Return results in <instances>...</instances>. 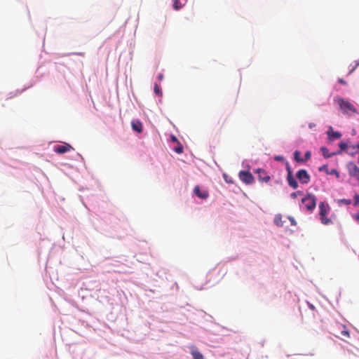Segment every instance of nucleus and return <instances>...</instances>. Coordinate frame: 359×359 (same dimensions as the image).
<instances>
[{
	"label": "nucleus",
	"instance_id": "0eeeda50",
	"mask_svg": "<svg viewBox=\"0 0 359 359\" xmlns=\"http://www.w3.org/2000/svg\"><path fill=\"white\" fill-rule=\"evenodd\" d=\"M71 150H74V148L67 143H65L61 145H56L54 147V151L60 154H65Z\"/></svg>",
	"mask_w": 359,
	"mask_h": 359
},
{
	"label": "nucleus",
	"instance_id": "5701e85b",
	"mask_svg": "<svg viewBox=\"0 0 359 359\" xmlns=\"http://www.w3.org/2000/svg\"><path fill=\"white\" fill-rule=\"evenodd\" d=\"M339 204H344V205H350L351 203V201L350 199H339L338 200Z\"/></svg>",
	"mask_w": 359,
	"mask_h": 359
},
{
	"label": "nucleus",
	"instance_id": "f03ea898",
	"mask_svg": "<svg viewBox=\"0 0 359 359\" xmlns=\"http://www.w3.org/2000/svg\"><path fill=\"white\" fill-rule=\"evenodd\" d=\"M332 334L341 339L349 338L350 334L347 327L344 325L336 324L332 327Z\"/></svg>",
	"mask_w": 359,
	"mask_h": 359
},
{
	"label": "nucleus",
	"instance_id": "20e7f679",
	"mask_svg": "<svg viewBox=\"0 0 359 359\" xmlns=\"http://www.w3.org/2000/svg\"><path fill=\"white\" fill-rule=\"evenodd\" d=\"M238 177L245 184H252L255 182L253 175L248 171L241 170L238 173Z\"/></svg>",
	"mask_w": 359,
	"mask_h": 359
},
{
	"label": "nucleus",
	"instance_id": "4c0bfd02",
	"mask_svg": "<svg viewBox=\"0 0 359 359\" xmlns=\"http://www.w3.org/2000/svg\"><path fill=\"white\" fill-rule=\"evenodd\" d=\"M310 307H311V309H313V305H310Z\"/></svg>",
	"mask_w": 359,
	"mask_h": 359
},
{
	"label": "nucleus",
	"instance_id": "c756f323",
	"mask_svg": "<svg viewBox=\"0 0 359 359\" xmlns=\"http://www.w3.org/2000/svg\"><path fill=\"white\" fill-rule=\"evenodd\" d=\"M170 140L173 142L179 143V141H178L177 138L175 135H172L170 136Z\"/></svg>",
	"mask_w": 359,
	"mask_h": 359
},
{
	"label": "nucleus",
	"instance_id": "f8f14e48",
	"mask_svg": "<svg viewBox=\"0 0 359 359\" xmlns=\"http://www.w3.org/2000/svg\"><path fill=\"white\" fill-rule=\"evenodd\" d=\"M319 209H320V216H325L330 211V207H329L328 204L325 203V202L320 203Z\"/></svg>",
	"mask_w": 359,
	"mask_h": 359
},
{
	"label": "nucleus",
	"instance_id": "4468645a",
	"mask_svg": "<svg viewBox=\"0 0 359 359\" xmlns=\"http://www.w3.org/2000/svg\"><path fill=\"white\" fill-rule=\"evenodd\" d=\"M320 171H325L328 175H335L337 178H339V172L336 169H332L331 170H328L327 165H323L319 168Z\"/></svg>",
	"mask_w": 359,
	"mask_h": 359
},
{
	"label": "nucleus",
	"instance_id": "c9c22d12",
	"mask_svg": "<svg viewBox=\"0 0 359 359\" xmlns=\"http://www.w3.org/2000/svg\"><path fill=\"white\" fill-rule=\"evenodd\" d=\"M276 160H280V159H282V157L281 156H277V157H276Z\"/></svg>",
	"mask_w": 359,
	"mask_h": 359
},
{
	"label": "nucleus",
	"instance_id": "dca6fc26",
	"mask_svg": "<svg viewBox=\"0 0 359 359\" xmlns=\"http://www.w3.org/2000/svg\"><path fill=\"white\" fill-rule=\"evenodd\" d=\"M339 147H340V151L336 152L335 153L336 154H340L342 151H346L347 152L348 145L347 143L341 142L339 143Z\"/></svg>",
	"mask_w": 359,
	"mask_h": 359
},
{
	"label": "nucleus",
	"instance_id": "f704fd0d",
	"mask_svg": "<svg viewBox=\"0 0 359 359\" xmlns=\"http://www.w3.org/2000/svg\"><path fill=\"white\" fill-rule=\"evenodd\" d=\"M355 219L359 220V212L355 215Z\"/></svg>",
	"mask_w": 359,
	"mask_h": 359
},
{
	"label": "nucleus",
	"instance_id": "a878e982",
	"mask_svg": "<svg viewBox=\"0 0 359 359\" xmlns=\"http://www.w3.org/2000/svg\"><path fill=\"white\" fill-rule=\"evenodd\" d=\"M353 204L355 206H357L359 204V194H355L353 197Z\"/></svg>",
	"mask_w": 359,
	"mask_h": 359
},
{
	"label": "nucleus",
	"instance_id": "c85d7f7f",
	"mask_svg": "<svg viewBox=\"0 0 359 359\" xmlns=\"http://www.w3.org/2000/svg\"><path fill=\"white\" fill-rule=\"evenodd\" d=\"M223 177L224 179V180L226 181V182L227 183H232V180L229 179V177L226 174H223Z\"/></svg>",
	"mask_w": 359,
	"mask_h": 359
},
{
	"label": "nucleus",
	"instance_id": "e433bc0d",
	"mask_svg": "<svg viewBox=\"0 0 359 359\" xmlns=\"http://www.w3.org/2000/svg\"><path fill=\"white\" fill-rule=\"evenodd\" d=\"M356 147H358V149L359 151V143L358 144H356Z\"/></svg>",
	"mask_w": 359,
	"mask_h": 359
},
{
	"label": "nucleus",
	"instance_id": "7c9ffc66",
	"mask_svg": "<svg viewBox=\"0 0 359 359\" xmlns=\"http://www.w3.org/2000/svg\"><path fill=\"white\" fill-rule=\"evenodd\" d=\"M338 82L339 83L342 84V85H346L347 84L346 81L344 79H338Z\"/></svg>",
	"mask_w": 359,
	"mask_h": 359
},
{
	"label": "nucleus",
	"instance_id": "9b49d317",
	"mask_svg": "<svg viewBox=\"0 0 359 359\" xmlns=\"http://www.w3.org/2000/svg\"><path fill=\"white\" fill-rule=\"evenodd\" d=\"M327 134L330 140L339 139L341 137V134L339 132L334 131L331 126L329 128Z\"/></svg>",
	"mask_w": 359,
	"mask_h": 359
},
{
	"label": "nucleus",
	"instance_id": "ddd939ff",
	"mask_svg": "<svg viewBox=\"0 0 359 359\" xmlns=\"http://www.w3.org/2000/svg\"><path fill=\"white\" fill-rule=\"evenodd\" d=\"M191 353L193 359H204L203 354L199 352L196 346H191Z\"/></svg>",
	"mask_w": 359,
	"mask_h": 359
},
{
	"label": "nucleus",
	"instance_id": "9d476101",
	"mask_svg": "<svg viewBox=\"0 0 359 359\" xmlns=\"http://www.w3.org/2000/svg\"><path fill=\"white\" fill-rule=\"evenodd\" d=\"M131 126L134 131L137 132L138 133H142L143 126L141 121L139 120H133L131 122Z\"/></svg>",
	"mask_w": 359,
	"mask_h": 359
},
{
	"label": "nucleus",
	"instance_id": "a211bd4d",
	"mask_svg": "<svg viewBox=\"0 0 359 359\" xmlns=\"http://www.w3.org/2000/svg\"><path fill=\"white\" fill-rule=\"evenodd\" d=\"M184 6L180 0H173V8L175 10H180Z\"/></svg>",
	"mask_w": 359,
	"mask_h": 359
},
{
	"label": "nucleus",
	"instance_id": "4be33fe9",
	"mask_svg": "<svg viewBox=\"0 0 359 359\" xmlns=\"http://www.w3.org/2000/svg\"><path fill=\"white\" fill-rule=\"evenodd\" d=\"M177 144L178 146L174 149V151L177 154H182L183 152V147L180 142Z\"/></svg>",
	"mask_w": 359,
	"mask_h": 359
},
{
	"label": "nucleus",
	"instance_id": "72a5a7b5",
	"mask_svg": "<svg viewBox=\"0 0 359 359\" xmlns=\"http://www.w3.org/2000/svg\"><path fill=\"white\" fill-rule=\"evenodd\" d=\"M290 221H291L292 224H296V222H295V221H294V218H290Z\"/></svg>",
	"mask_w": 359,
	"mask_h": 359
},
{
	"label": "nucleus",
	"instance_id": "39448f33",
	"mask_svg": "<svg viewBox=\"0 0 359 359\" xmlns=\"http://www.w3.org/2000/svg\"><path fill=\"white\" fill-rule=\"evenodd\" d=\"M296 177L300 182V183L303 184H306L309 183L311 180V176L308 173V172L304 169H301L297 171L296 174Z\"/></svg>",
	"mask_w": 359,
	"mask_h": 359
},
{
	"label": "nucleus",
	"instance_id": "f3484780",
	"mask_svg": "<svg viewBox=\"0 0 359 359\" xmlns=\"http://www.w3.org/2000/svg\"><path fill=\"white\" fill-rule=\"evenodd\" d=\"M321 151L323 152V155L325 158H330L332 155L336 154L335 153L330 154L329 152V150L326 147H324L321 148Z\"/></svg>",
	"mask_w": 359,
	"mask_h": 359
},
{
	"label": "nucleus",
	"instance_id": "423d86ee",
	"mask_svg": "<svg viewBox=\"0 0 359 359\" xmlns=\"http://www.w3.org/2000/svg\"><path fill=\"white\" fill-rule=\"evenodd\" d=\"M286 170L287 171V183H288L289 186H290L294 189H296L298 187V183L295 180V179L294 178V177L292 175V170H291V168H290L289 163L286 164Z\"/></svg>",
	"mask_w": 359,
	"mask_h": 359
},
{
	"label": "nucleus",
	"instance_id": "473e14b6",
	"mask_svg": "<svg viewBox=\"0 0 359 359\" xmlns=\"http://www.w3.org/2000/svg\"><path fill=\"white\" fill-rule=\"evenodd\" d=\"M315 126H316V124H315L314 123H309V127L310 128H314Z\"/></svg>",
	"mask_w": 359,
	"mask_h": 359
},
{
	"label": "nucleus",
	"instance_id": "f257e3e1",
	"mask_svg": "<svg viewBox=\"0 0 359 359\" xmlns=\"http://www.w3.org/2000/svg\"><path fill=\"white\" fill-rule=\"evenodd\" d=\"M334 102H337L339 107V109L345 114L352 115L353 114H358L357 109L348 100L338 97L334 99Z\"/></svg>",
	"mask_w": 359,
	"mask_h": 359
},
{
	"label": "nucleus",
	"instance_id": "393cba45",
	"mask_svg": "<svg viewBox=\"0 0 359 359\" xmlns=\"http://www.w3.org/2000/svg\"><path fill=\"white\" fill-rule=\"evenodd\" d=\"M311 154L310 151H306L304 154V157L302 158L303 160H304V162H306L308 161L310 158H311Z\"/></svg>",
	"mask_w": 359,
	"mask_h": 359
},
{
	"label": "nucleus",
	"instance_id": "6ab92c4d",
	"mask_svg": "<svg viewBox=\"0 0 359 359\" xmlns=\"http://www.w3.org/2000/svg\"><path fill=\"white\" fill-rule=\"evenodd\" d=\"M294 158L297 162H304L303 158L301 157V152L299 151H295L294 153Z\"/></svg>",
	"mask_w": 359,
	"mask_h": 359
},
{
	"label": "nucleus",
	"instance_id": "6e6552de",
	"mask_svg": "<svg viewBox=\"0 0 359 359\" xmlns=\"http://www.w3.org/2000/svg\"><path fill=\"white\" fill-rule=\"evenodd\" d=\"M255 173L258 174V179L260 182H268L271 179L267 172L262 168H257Z\"/></svg>",
	"mask_w": 359,
	"mask_h": 359
},
{
	"label": "nucleus",
	"instance_id": "7ed1b4c3",
	"mask_svg": "<svg viewBox=\"0 0 359 359\" xmlns=\"http://www.w3.org/2000/svg\"><path fill=\"white\" fill-rule=\"evenodd\" d=\"M302 202L305 205V208L309 211H312L316 205V198L315 196L311 194H308L302 199Z\"/></svg>",
	"mask_w": 359,
	"mask_h": 359
},
{
	"label": "nucleus",
	"instance_id": "b1692460",
	"mask_svg": "<svg viewBox=\"0 0 359 359\" xmlns=\"http://www.w3.org/2000/svg\"><path fill=\"white\" fill-rule=\"evenodd\" d=\"M154 92H155V93H156V94H157V95H162V93H161V88H160V87H159V86H158V84H156H156L154 85Z\"/></svg>",
	"mask_w": 359,
	"mask_h": 359
},
{
	"label": "nucleus",
	"instance_id": "bb28decb",
	"mask_svg": "<svg viewBox=\"0 0 359 359\" xmlns=\"http://www.w3.org/2000/svg\"><path fill=\"white\" fill-rule=\"evenodd\" d=\"M302 192L301 191H297L296 192L292 193L290 196L293 198H295L297 197V196L302 195Z\"/></svg>",
	"mask_w": 359,
	"mask_h": 359
},
{
	"label": "nucleus",
	"instance_id": "1a4fd4ad",
	"mask_svg": "<svg viewBox=\"0 0 359 359\" xmlns=\"http://www.w3.org/2000/svg\"><path fill=\"white\" fill-rule=\"evenodd\" d=\"M194 192L197 197L202 199H205L208 197V192L205 190L202 191L198 186H196L194 189Z\"/></svg>",
	"mask_w": 359,
	"mask_h": 359
},
{
	"label": "nucleus",
	"instance_id": "aec40b11",
	"mask_svg": "<svg viewBox=\"0 0 359 359\" xmlns=\"http://www.w3.org/2000/svg\"><path fill=\"white\" fill-rule=\"evenodd\" d=\"M274 222L276 223V225L281 226L283 225L281 215H276L274 219Z\"/></svg>",
	"mask_w": 359,
	"mask_h": 359
},
{
	"label": "nucleus",
	"instance_id": "cd10ccee",
	"mask_svg": "<svg viewBox=\"0 0 359 359\" xmlns=\"http://www.w3.org/2000/svg\"><path fill=\"white\" fill-rule=\"evenodd\" d=\"M359 65V60L355 62V65L353 66L352 69L350 70L349 74H351L356 67Z\"/></svg>",
	"mask_w": 359,
	"mask_h": 359
},
{
	"label": "nucleus",
	"instance_id": "412c9836",
	"mask_svg": "<svg viewBox=\"0 0 359 359\" xmlns=\"http://www.w3.org/2000/svg\"><path fill=\"white\" fill-rule=\"evenodd\" d=\"M320 221L323 224H328L331 222V220L328 219L326 215L320 216Z\"/></svg>",
	"mask_w": 359,
	"mask_h": 359
},
{
	"label": "nucleus",
	"instance_id": "2eb2a0df",
	"mask_svg": "<svg viewBox=\"0 0 359 359\" xmlns=\"http://www.w3.org/2000/svg\"><path fill=\"white\" fill-rule=\"evenodd\" d=\"M358 147H356V145H354V144H351V145H349L348 146V150H347V153L351 156L358 153Z\"/></svg>",
	"mask_w": 359,
	"mask_h": 359
},
{
	"label": "nucleus",
	"instance_id": "2f4dec72",
	"mask_svg": "<svg viewBox=\"0 0 359 359\" xmlns=\"http://www.w3.org/2000/svg\"><path fill=\"white\" fill-rule=\"evenodd\" d=\"M158 79L159 81H162L163 79V74H159L158 75Z\"/></svg>",
	"mask_w": 359,
	"mask_h": 359
}]
</instances>
